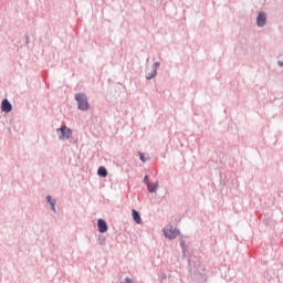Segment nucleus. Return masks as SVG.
Listing matches in <instances>:
<instances>
[{"label":"nucleus","instance_id":"f257e3e1","mask_svg":"<svg viewBox=\"0 0 283 283\" xmlns=\"http://www.w3.org/2000/svg\"><path fill=\"white\" fill-rule=\"evenodd\" d=\"M75 101H77L78 103V109H82L83 112L90 109V103L87 102V97L85 96V94H76Z\"/></svg>","mask_w":283,"mask_h":283},{"label":"nucleus","instance_id":"9d476101","mask_svg":"<svg viewBox=\"0 0 283 283\" xmlns=\"http://www.w3.org/2000/svg\"><path fill=\"white\" fill-rule=\"evenodd\" d=\"M46 200H48V202H50L52 210L55 211L56 208L54 207V200H52V197L48 196Z\"/></svg>","mask_w":283,"mask_h":283},{"label":"nucleus","instance_id":"39448f33","mask_svg":"<svg viewBox=\"0 0 283 283\" xmlns=\"http://www.w3.org/2000/svg\"><path fill=\"white\" fill-rule=\"evenodd\" d=\"M1 111L6 114H10L12 112V104L8 99H3L1 104Z\"/></svg>","mask_w":283,"mask_h":283},{"label":"nucleus","instance_id":"1a4fd4ad","mask_svg":"<svg viewBox=\"0 0 283 283\" xmlns=\"http://www.w3.org/2000/svg\"><path fill=\"white\" fill-rule=\"evenodd\" d=\"M97 175L102 178H107V169H105V167H99L97 170Z\"/></svg>","mask_w":283,"mask_h":283},{"label":"nucleus","instance_id":"7ed1b4c3","mask_svg":"<svg viewBox=\"0 0 283 283\" xmlns=\"http://www.w3.org/2000/svg\"><path fill=\"white\" fill-rule=\"evenodd\" d=\"M165 237L168 238V240H174L180 235V231L178 229L169 228L164 230Z\"/></svg>","mask_w":283,"mask_h":283},{"label":"nucleus","instance_id":"ddd939ff","mask_svg":"<svg viewBox=\"0 0 283 283\" xmlns=\"http://www.w3.org/2000/svg\"><path fill=\"white\" fill-rule=\"evenodd\" d=\"M154 76H156V71H154V73L149 76H147L148 81H151V78H154Z\"/></svg>","mask_w":283,"mask_h":283},{"label":"nucleus","instance_id":"20e7f679","mask_svg":"<svg viewBox=\"0 0 283 283\" xmlns=\"http://www.w3.org/2000/svg\"><path fill=\"white\" fill-rule=\"evenodd\" d=\"M256 25H259V28H264V25H266V14L264 12L259 13L256 18Z\"/></svg>","mask_w":283,"mask_h":283},{"label":"nucleus","instance_id":"f03ea898","mask_svg":"<svg viewBox=\"0 0 283 283\" xmlns=\"http://www.w3.org/2000/svg\"><path fill=\"white\" fill-rule=\"evenodd\" d=\"M56 132H60V140H65V138H70L72 136V130L67 128V126H62L61 128H57Z\"/></svg>","mask_w":283,"mask_h":283},{"label":"nucleus","instance_id":"4468645a","mask_svg":"<svg viewBox=\"0 0 283 283\" xmlns=\"http://www.w3.org/2000/svg\"><path fill=\"white\" fill-rule=\"evenodd\" d=\"M281 65H283V63Z\"/></svg>","mask_w":283,"mask_h":283},{"label":"nucleus","instance_id":"423d86ee","mask_svg":"<svg viewBox=\"0 0 283 283\" xmlns=\"http://www.w3.org/2000/svg\"><path fill=\"white\" fill-rule=\"evenodd\" d=\"M97 227H98L99 233H107L108 227H107V222H105V220L98 219Z\"/></svg>","mask_w":283,"mask_h":283},{"label":"nucleus","instance_id":"f8f14e48","mask_svg":"<svg viewBox=\"0 0 283 283\" xmlns=\"http://www.w3.org/2000/svg\"><path fill=\"white\" fill-rule=\"evenodd\" d=\"M144 182H146L147 187H149V177L145 176Z\"/></svg>","mask_w":283,"mask_h":283},{"label":"nucleus","instance_id":"6e6552de","mask_svg":"<svg viewBox=\"0 0 283 283\" xmlns=\"http://www.w3.org/2000/svg\"><path fill=\"white\" fill-rule=\"evenodd\" d=\"M148 191L150 193H156V191H158V181L155 184H148Z\"/></svg>","mask_w":283,"mask_h":283},{"label":"nucleus","instance_id":"9b49d317","mask_svg":"<svg viewBox=\"0 0 283 283\" xmlns=\"http://www.w3.org/2000/svg\"><path fill=\"white\" fill-rule=\"evenodd\" d=\"M139 158H140L142 163H147V159L145 158L144 154H139Z\"/></svg>","mask_w":283,"mask_h":283},{"label":"nucleus","instance_id":"0eeeda50","mask_svg":"<svg viewBox=\"0 0 283 283\" xmlns=\"http://www.w3.org/2000/svg\"><path fill=\"white\" fill-rule=\"evenodd\" d=\"M132 217H133V220H135L136 224L143 223V219L140 218V214L135 209L132 210Z\"/></svg>","mask_w":283,"mask_h":283}]
</instances>
